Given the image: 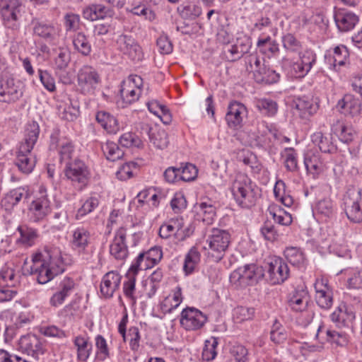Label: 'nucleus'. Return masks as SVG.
<instances>
[{"instance_id": "obj_28", "label": "nucleus", "mask_w": 362, "mask_h": 362, "mask_svg": "<svg viewBox=\"0 0 362 362\" xmlns=\"http://www.w3.org/2000/svg\"><path fill=\"white\" fill-rule=\"evenodd\" d=\"M17 231L20 234V238L17 240V243L26 247L34 245L39 236L38 232L35 228L29 227L27 225L19 226Z\"/></svg>"}, {"instance_id": "obj_56", "label": "nucleus", "mask_w": 362, "mask_h": 362, "mask_svg": "<svg viewBox=\"0 0 362 362\" xmlns=\"http://www.w3.org/2000/svg\"><path fill=\"white\" fill-rule=\"evenodd\" d=\"M119 142L121 146L127 148H139L143 145L141 139L132 132H127L123 134L120 136Z\"/></svg>"}, {"instance_id": "obj_58", "label": "nucleus", "mask_w": 362, "mask_h": 362, "mask_svg": "<svg viewBox=\"0 0 362 362\" xmlns=\"http://www.w3.org/2000/svg\"><path fill=\"white\" fill-rule=\"evenodd\" d=\"M180 180L185 182H190L196 179L198 174V170L196 166L192 163H185L180 168Z\"/></svg>"}, {"instance_id": "obj_17", "label": "nucleus", "mask_w": 362, "mask_h": 362, "mask_svg": "<svg viewBox=\"0 0 362 362\" xmlns=\"http://www.w3.org/2000/svg\"><path fill=\"white\" fill-rule=\"evenodd\" d=\"M330 319L337 327L343 328L349 327L355 319V314L351 308L341 303L330 315Z\"/></svg>"}, {"instance_id": "obj_21", "label": "nucleus", "mask_w": 362, "mask_h": 362, "mask_svg": "<svg viewBox=\"0 0 362 362\" xmlns=\"http://www.w3.org/2000/svg\"><path fill=\"white\" fill-rule=\"evenodd\" d=\"M331 130L341 142L345 144H350L356 136V132L353 127L340 119H337L333 123Z\"/></svg>"}, {"instance_id": "obj_41", "label": "nucleus", "mask_w": 362, "mask_h": 362, "mask_svg": "<svg viewBox=\"0 0 362 362\" xmlns=\"http://www.w3.org/2000/svg\"><path fill=\"white\" fill-rule=\"evenodd\" d=\"M102 150L107 159L111 161L121 159L124 156V151L112 141H107L102 146Z\"/></svg>"}, {"instance_id": "obj_18", "label": "nucleus", "mask_w": 362, "mask_h": 362, "mask_svg": "<svg viewBox=\"0 0 362 362\" xmlns=\"http://www.w3.org/2000/svg\"><path fill=\"white\" fill-rule=\"evenodd\" d=\"M126 235V229L123 227L119 228L116 231L114 240L110 245V254L117 259L123 260L128 255V249L125 243Z\"/></svg>"}, {"instance_id": "obj_45", "label": "nucleus", "mask_w": 362, "mask_h": 362, "mask_svg": "<svg viewBox=\"0 0 362 362\" xmlns=\"http://www.w3.org/2000/svg\"><path fill=\"white\" fill-rule=\"evenodd\" d=\"M71 61V52L68 49L59 48L54 58V69L65 71Z\"/></svg>"}, {"instance_id": "obj_22", "label": "nucleus", "mask_w": 362, "mask_h": 362, "mask_svg": "<svg viewBox=\"0 0 362 362\" xmlns=\"http://www.w3.org/2000/svg\"><path fill=\"white\" fill-rule=\"evenodd\" d=\"M95 119L108 134H116L119 130L117 119L110 112L100 110L96 112Z\"/></svg>"}, {"instance_id": "obj_5", "label": "nucleus", "mask_w": 362, "mask_h": 362, "mask_svg": "<svg viewBox=\"0 0 362 362\" xmlns=\"http://www.w3.org/2000/svg\"><path fill=\"white\" fill-rule=\"evenodd\" d=\"M64 171L66 177L76 187L82 189L87 185L90 174L83 160L76 158L72 162L66 163Z\"/></svg>"}, {"instance_id": "obj_4", "label": "nucleus", "mask_w": 362, "mask_h": 362, "mask_svg": "<svg viewBox=\"0 0 362 362\" xmlns=\"http://www.w3.org/2000/svg\"><path fill=\"white\" fill-rule=\"evenodd\" d=\"M90 245V234L86 228L77 227L71 231V247L84 262H89L93 257V250Z\"/></svg>"}, {"instance_id": "obj_19", "label": "nucleus", "mask_w": 362, "mask_h": 362, "mask_svg": "<svg viewBox=\"0 0 362 362\" xmlns=\"http://www.w3.org/2000/svg\"><path fill=\"white\" fill-rule=\"evenodd\" d=\"M122 276L117 272L111 271L106 273L100 283V293L106 298H111L119 288Z\"/></svg>"}, {"instance_id": "obj_50", "label": "nucleus", "mask_w": 362, "mask_h": 362, "mask_svg": "<svg viewBox=\"0 0 362 362\" xmlns=\"http://www.w3.org/2000/svg\"><path fill=\"white\" fill-rule=\"evenodd\" d=\"M282 43L284 48L287 52L300 53L302 49L301 43L292 34L288 33L284 35L282 37Z\"/></svg>"}, {"instance_id": "obj_1", "label": "nucleus", "mask_w": 362, "mask_h": 362, "mask_svg": "<svg viewBox=\"0 0 362 362\" xmlns=\"http://www.w3.org/2000/svg\"><path fill=\"white\" fill-rule=\"evenodd\" d=\"M32 261L33 264L28 272L36 275L37 281L40 284L50 281L65 270L62 251L53 245L45 246L42 252L33 255Z\"/></svg>"}, {"instance_id": "obj_52", "label": "nucleus", "mask_w": 362, "mask_h": 362, "mask_svg": "<svg viewBox=\"0 0 362 362\" xmlns=\"http://www.w3.org/2000/svg\"><path fill=\"white\" fill-rule=\"evenodd\" d=\"M74 152V147L72 143L69 140H64L62 142L59 150L60 163L72 162V156Z\"/></svg>"}, {"instance_id": "obj_55", "label": "nucleus", "mask_w": 362, "mask_h": 362, "mask_svg": "<svg viewBox=\"0 0 362 362\" xmlns=\"http://www.w3.org/2000/svg\"><path fill=\"white\" fill-rule=\"evenodd\" d=\"M285 187L284 181L277 180L274 187V196L276 200L281 202V204H293V198L290 195L286 194Z\"/></svg>"}, {"instance_id": "obj_40", "label": "nucleus", "mask_w": 362, "mask_h": 362, "mask_svg": "<svg viewBox=\"0 0 362 362\" xmlns=\"http://www.w3.org/2000/svg\"><path fill=\"white\" fill-rule=\"evenodd\" d=\"M288 334L284 327L276 319L270 330V339L274 344H281L287 339Z\"/></svg>"}, {"instance_id": "obj_38", "label": "nucleus", "mask_w": 362, "mask_h": 362, "mask_svg": "<svg viewBox=\"0 0 362 362\" xmlns=\"http://www.w3.org/2000/svg\"><path fill=\"white\" fill-rule=\"evenodd\" d=\"M200 261V253L195 247H192L185 257L183 270L186 274L193 272L195 267Z\"/></svg>"}, {"instance_id": "obj_13", "label": "nucleus", "mask_w": 362, "mask_h": 362, "mask_svg": "<svg viewBox=\"0 0 362 362\" xmlns=\"http://www.w3.org/2000/svg\"><path fill=\"white\" fill-rule=\"evenodd\" d=\"M76 284L73 279L63 278L57 285L52 296L49 298V304L57 308L62 305L74 291Z\"/></svg>"}, {"instance_id": "obj_44", "label": "nucleus", "mask_w": 362, "mask_h": 362, "mask_svg": "<svg viewBox=\"0 0 362 362\" xmlns=\"http://www.w3.org/2000/svg\"><path fill=\"white\" fill-rule=\"evenodd\" d=\"M296 108L300 112L302 117L312 115L317 110V107L307 98H298L296 101Z\"/></svg>"}, {"instance_id": "obj_34", "label": "nucleus", "mask_w": 362, "mask_h": 362, "mask_svg": "<svg viewBox=\"0 0 362 362\" xmlns=\"http://www.w3.org/2000/svg\"><path fill=\"white\" fill-rule=\"evenodd\" d=\"M255 106L258 111L266 116L272 117L278 110L277 103L269 98H260L255 101Z\"/></svg>"}, {"instance_id": "obj_25", "label": "nucleus", "mask_w": 362, "mask_h": 362, "mask_svg": "<svg viewBox=\"0 0 362 362\" xmlns=\"http://www.w3.org/2000/svg\"><path fill=\"white\" fill-rule=\"evenodd\" d=\"M304 164L308 173L312 174L314 177L323 172L325 168V162L318 153H306Z\"/></svg>"}, {"instance_id": "obj_24", "label": "nucleus", "mask_w": 362, "mask_h": 362, "mask_svg": "<svg viewBox=\"0 0 362 362\" xmlns=\"http://www.w3.org/2000/svg\"><path fill=\"white\" fill-rule=\"evenodd\" d=\"M311 140L322 153L333 154L337 151V146L332 136H326L321 132H317L311 136Z\"/></svg>"}, {"instance_id": "obj_51", "label": "nucleus", "mask_w": 362, "mask_h": 362, "mask_svg": "<svg viewBox=\"0 0 362 362\" xmlns=\"http://www.w3.org/2000/svg\"><path fill=\"white\" fill-rule=\"evenodd\" d=\"M64 25L67 33L81 31V18L79 15L73 13H66L64 17Z\"/></svg>"}, {"instance_id": "obj_49", "label": "nucleus", "mask_w": 362, "mask_h": 362, "mask_svg": "<svg viewBox=\"0 0 362 362\" xmlns=\"http://www.w3.org/2000/svg\"><path fill=\"white\" fill-rule=\"evenodd\" d=\"M218 344V339L211 337L205 341L204 347L202 351V358L204 361H210L215 358L217 355L216 347Z\"/></svg>"}, {"instance_id": "obj_2", "label": "nucleus", "mask_w": 362, "mask_h": 362, "mask_svg": "<svg viewBox=\"0 0 362 362\" xmlns=\"http://www.w3.org/2000/svg\"><path fill=\"white\" fill-rule=\"evenodd\" d=\"M231 240L228 230L213 228L206 240L208 247H205V249L207 250L208 257L215 262H220L228 250Z\"/></svg>"}, {"instance_id": "obj_54", "label": "nucleus", "mask_w": 362, "mask_h": 362, "mask_svg": "<svg viewBox=\"0 0 362 362\" xmlns=\"http://www.w3.org/2000/svg\"><path fill=\"white\" fill-rule=\"evenodd\" d=\"M140 339L141 336L137 327H129L128 332H125V338H123L124 341H129L130 349L134 351L139 349Z\"/></svg>"}, {"instance_id": "obj_62", "label": "nucleus", "mask_w": 362, "mask_h": 362, "mask_svg": "<svg viewBox=\"0 0 362 362\" xmlns=\"http://www.w3.org/2000/svg\"><path fill=\"white\" fill-rule=\"evenodd\" d=\"M163 273L161 269L158 268L155 270L149 276L148 281L150 284V291L148 293L149 297L153 296L157 289L158 288V284L163 279Z\"/></svg>"}, {"instance_id": "obj_39", "label": "nucleus", "mask_w": 362, "mask_h": 362, "mask_svg": "<svg viewBox=\"0 0 362 362\" xmlns=\"http://www.w3.org/2000/svg\"><path fill=\"white\" fill-rule=\"evenodd\" d=\"M95 362H103L110 357V351L106 339L100 334L95 337Z\"/></svg>"}, {"instance_id": "obj_46", "label": "nucleus", "mask_w": 362, "mask_h": 362, "mask_svg": "<svg viewBox=\"0 0 362 362\" xmlns=\"http://www.w3.org/2000/svg\"><path fill=\"white\" fill-rule=\"evenodd\" d=\"M29 193L23 188H17L10 191L5 197V204H16L21 201L28 202Z\"/></svg>"}, {"instance_id": "obj_37", "label": "nucleus", "mask_w": 362, "mask_h": 362, "mask_svg": "<svg viewBox=\"0 0 362 362\" xmlns=\"http://www.w3.org/2000/svg\"><path fill=\"white\" fill-rule=\"evenodd\" d=\"M284 256L291 264L298 267L304 266L305 257L300 248L296 247H286L284 252Z\"/></svg>"}, {"instance_id": "obj_36", "label": "nucleus", "mask_w": 362, "mask_h": 362, "mask_svg": "<svg viewBox=\"0 0 362 362\" xmlns=\"http://www.w3.org/2000/svg\"><path fill=\"white\" fill-rule=\"evenodd\" d=\"M275 206H277V205H269L268 209V211L274 222L281 227L282 226L290 225L292 223L291 215L280 207L276 209Z\"/></svg>"}, {"instance_id": "obj_11", "label": "nucleus", "mask_w": 362, "mask_h": 362, "mask_svg": "<svg viewBox=\"0 0 362 362\" xmlns=\"http://www.w3.org/2000/svg\"><path fill=\"white\" fill-rule=\"evenodd\" d=\"M250 184V179L247 176L243 174L236 176L232 185L231 191L239 204H243L244 202H256L254 199V193Z\"/></svg>"}, {"instance_id": "obj_59", "label": "nucleus", "mask_w": 362, "mask_h": 362, "mask_svg": "<svg viewBox=\"0 0 362 362\" xmlns=\"http://www.w3.org/2000/svg\"><path fill=\"white\" fill-rule=\"evenodd\" d=\"M255 315V309L245 306H238L233 310V317L238 322L251 320Z\"/></svg>"}, {"instance_id": "obj_33", "label": "nucleus", "mask_w": 362, "mask_h": 362, "mask_svg": "<svg viewBox=\"0 0 362 362\" xmlns=\"http://www.w3.org/2000/svg\"><path fill=\"white\" fill-rule=\"evenodd\" d=\"M260 233L264 238L270 242L278 241L283 235L281 226L273 224L270 221H266L260 228Z\"/></svg>"}, {"instance_id": "obj_15", "label": "nucleus", "mask_w": 362, "mask_h": 362, "mask_svg": "<svg viewBox=\"0 0 362 362\" xmlns=\"http://www.w3.org/2000/svg\"><path fill=\"white\" fill-rule=\"evenodd\" d=\"M117 43L120 50L132 61H140L142 59L141 48L132 36L121 35L118 37Z\"/></svg>"}, {"instance_id": "obj_60", "label": "nucleus", "mask_w": 362, "mask_h": 362, "mask_svg": "<svg viewBox=\"0 0 362 362\" xmlns=\"http://www.w3.org/2000/svg\"><path fill=\"white\" fill-rule=\"evenodd\" d=\"M48 212V207L43 205H30L28 209V216L34 222L42 219Z\"/></svg>"}, {"instance_id": "obj_27", "label": "nucleus", "mask_w": 362, "mask_h": 362, "mask_svg": "<svg viewBox=\"0 0 362 362\" xmlns=\"http://www.w3.org/2000/svg\"><path fill=\"white\" fill-rule=\"evenodd\" d=\"M72 42L74 49L81 55L89 56L92 52V45L89 40V36L83 31H78L74 34L72 38Z\"/></svg>"}, {"instance_id": "obj_35", "label": "nucleus", "mask_w": 362, "mask_h": 362, "mask_svg": "<svg viewBox=\"0 0 362 362\" xmlns=\"http://www.w3.org/2000/svg\"><path fill=\"white\" fill-rule=\"evenodd\" d=\"M257 47L259 52L268 57H273L279 51V44L275 40H272L269 36L264 39L259 38L257 40Z\"/></svg>"}, {"instance_id": "obj_61", "label": "nucleus", "mask_w": 362, "mask_h": 362, "mask_svg": "<svg viewBox=\"0 0 362 362\" xmlns=\"http://www.w3.org/2000/svg\"><path fill=\"white\" fill-rule=\"evenodd\" d=\"M193 211L197 213L198 218L204 221L211 220L214 215L213 205H194Z\"/></svg>"}, {"instance_id": "obj_23", "label": "nucleus", "mask_w": 362, "mask_h": 362, "mask_svg": "<svg viewBox=\"0 0 362 362\" xmlns=\"http://www.w3.org/2000/svg\"><path fill=\"white\" fill-rule=\"evenodd\" d=\"M361 102L354 95L347 94L337 103V107L344 110V113L351 117L358 116L361 112Z\"/></svg>"}, {"instance_id": "obj_30", "label": "nucleus", "mask_w": 362, "mask_h": 362, "mask_svg": "<svg viewBox=\"0 0 362 362\" xmlns=\"http://www.w3.org/2000/svg\"><path fill=\"white\" fill-rule=\"evenodd\" d=\"M182 301V289L176 287L173 294L166 297L160 303V309L164 314L171 313Z\"/></svg>"}, {"instance_id": "obj_31", "label": "nucleus", "mask_w": 362, "mask_h": 362, "mask_svg": "<svg viewBox=\"0 0 362 362\" xmlns=\"http://www.w3.org/2000/svg\"><path fill=\"white\" fill-rule=\"evenodd\" d=\"M288 305L295 312L305 311L308 307L309 296L308 293L302 290L295 291L288 299Z\"/></svg>"}, {"instance_id": "obj_57", "label": "nucleus", "mask_w": 362, "mask_h": 362, "mask_svg": "<svg viewBox=\"0 0 362 362\" xmlns=\"http://www.w3.org/2000/svg\"><path fill=\"white\" fill-rule=\"evenodd\" d=\"M327 340L332 343H335L339 346H344L348 341L347 335L344 332L336 331L330 328H327L325 331Z\"/></svg>"}, {"instance_id": "obj_26", "label": "nucleus", "mask_w": 362, "mask_h": 362, "mask_svg": "<svg viewBox=\"0 0 362 362\" xmlns=\"http://www.w3.org/2000/svg\"><path fill=\"white\" fill-rule=\"evenodd\" d=\"M334 18L337 28L342 32L354 29L359 21L358 16L351 12L339 13Z\"/></svg>"}, {"instance_id": "obj_32", "label": "nucleus", "mask_w": 362, "mask_h": 362, "mask_svg": "<svg viewBox=\"0 0 362 362\" xmlns=\"http://www.w3.org/2000/svg\"><path fill=\"white\" fill-rule=\"evenodd\" d=\"M74 344L77 349V358L78 361L86 362L92 351V344L88 339L77 336L74 340Z\"/></svg>"}, {"instance_id": "obj_14", "label": "nucleus", "mask_w": 362, "mask_h": 362, "mask_svg": "<svg viewBox=\"0 0 362 362\" xmlns=\"http://www.w3.org/2000/svg\"><path fill=\"white\" fill-rule=\"evenodd\" d=\"M247 113V108L243 103L235 100L230 103L225 117L228 127L233 129H240Z\"/></svg>"}, {"instance_id": "obj_63", "label": "nucleus", "mask_w": 362, "mask_h": 362, "mask_svg": "<svg viewBox=\"0 0 362 362\" xmlns=\"http://www.w3.org/2000/svg\"><path fill=\"white\" fill-rule=\"evenodd\" d=\"M40 80L48 91L54 92L56 90L55 81L51 74L47 71L38 70Z\"/></svg>"}, {"instance_id": "obj_12", "label": "nucleus", "mask_w": 362, "mask_h": 362, "mask_svg": "<svg viewBox=\"0 0 362 362\" xmlns=\"http://www.w3.org/2000/svg\"><path fill=\"white\" fill-rule=\"evenodd\" d=\"M18 345L19 349L23 353L31 356L37 360L46 351L45 341L33 334L22 336L19 340Z\"/></svg>"}, {"instance_id": "obj_48", "label": "nucleus", "mask_w": 362, "mask_h": 362, "mask_svg": "<svg viewBox=\"0 0 362 362\" xmlns=\"http://www.w3.org/2000/svg\"><path fill=\"white\" fill-rule=\"evenodd\" d=\"M153 145L159 149H163L168 145V134L163 129H156L148 138Z\"/></svg>"}, {"instance_id": "obj_6", "label": "nucleus", "mask_w": 362, "mask_h": 362, "mask_svg": "<svg viewBox=\"0 0 362 362\" xmlns=\"http://www.w3.org/2000/svg\"><path fill=\"white\" fill-rule=\"evenodd\" d=\"M267 279L272 284H278L285 281L289 276L287 264L281 257H273L268 259L264 266Z\"/></svg>"}, {"instance_id": "obj_8", "label": "nucleus", "mask_w": 362, "mask_h": 362, "mask_svg": "<svg viewBox=\"0 0 362 362\" xmlns=\"http://www.w3.org/2000/svg\"><path fill=\"white\" fill-rule=\"evenodd\" d=\"M23 8L22 0H0L1 14L4 23L13 30L19 27L18 20Z\"/></svg>"}, {"instance_id": "obj_16", "label": "nucleus", "mask_w": 362, "mask_h": 362, "mask_svg": "<svg viewBox=\"0 0 362 362\" xmlns=\"http://www.w3.org/2000/svg\"><path fill=\"white\" fill-rule=\"evenodd\" d=\"M32 25L34 35L47 42H54L59 36V30L52 23L33 19Z\"/></svg>"}, {"instance_id": "obj_53", "label": "nucleus", "mask_w": 362, "mask_h": 362, "mask_svg": "<svg viewBox=\"0 0 362 362\" xmlns=\"http://www.w3.org/2000/svg\"><path fill=\"white\" fill-rule=\"evenodd\" d=\"M146 255V263L144 268H151L158 264L163 257V252L159 247H153L146 252H144Z\"/></svg>"}, {"instance_id": "obj_10", "label": "nucleus", "mask_w": 362, "mask_h": 362, "mask_svg": "<svg viewBox=\"0 0 362 362\" xmlns=\"http://www.w3.org/2000/svg\"><path fill=\"white\" fill-rule=\"evenodd\" d=\"M100 77L97 71L90 66H83L78 73V85L82 93L93 94Z\"/></svg>"}, {"instance_id": "obj_9", "label": "nucleus", "mask_w": 362, "mask_h": 362, "mask_svg": "<svg viewBox=\"0 0 362 362\" xmlns=\"http://www.w3.org/2000/svg\"><path fill=\"white\" fill-rule=\"evenodd\" d=\"M206 321V315L193 307H187L183 309L180 319L181 327L187 331L200 329Z\"/></svg>"}, {"instance_id": "obj_43", "label": "nucleus", "mask_w": 362, "mask_h": 362, "mask_svg": "<svg viewBox=\"0 0 362 362\" xmlns=\"http://www.w3.org/2000/svg\"><path fill=\"white\" fill-rule=\"evenodd\" d=\"M141 95V90L134 88L132 86H126V83H122L120 89V95L123 102L126 105H130L136 101Z\"/></svg>"}, {"instance_id": "obj_42", "label": "nucleus", "mask_w": 362, "mask_h": 362, "mask_svg": "<svg viewBox=\"0 0 362 362\" xmlns=\"http://www.w3.org/2000/svg\"><path fill=\"white\" fill-rule=\"evenodd\" d=\"M177 9L184 19L194 20L202 14V8L194 3L182 5Z\"/></svg>"}, {"instance_id": "obj_3", "label": "nucleus", "mask_w": 362, "mask_h": 362, "mask_svg": "<svg viewBox=\"0 0 362 362\" xmlns=\"http://www.w3.org/2000/svg\"><path fill=\"white\" fill-rule=\"evenodd\" d=\"M265 276L262 267L256 264L238 267L230 275V282L236 288H245L257 283Z\"/></svg>"}, {"instance_id": "obj_20", "label": "nucleus", "mask_w": 362, "mask_h": 362, "mask_svg": "<svg viewBox=\"0 0 362 362\" xmlns=\"http://www.w3.org/2000/svg\"><path fill=\"white\" fill-rule=\"evenodd\" d=\"M40 134V127L36 122H33L26 125L23 141L18 148H21V152H30L36 144Z\"/></svg>"}, {"instance_id": "obj_7", "label": "nucleus", "mask_w": 362, "mask_h": 362, "mask_svg": "<svg viewBox=\"0 0 362 362\" xmlns=\"http://www.w3.org/2000/svg\"><path fill=\"white\" fill-rule=\"evenodd\" d=\"M23 96V86L16 81L11 74H5L0 79V102L13 103Z\"/></svg>"}, {"instance_id": "obj_47", "label": "nucleus", "mask_w": 362, "mask_h": 362, "mask_svg": "<svg viewBox=\"0 0 362 362\" xmlns=\"http://www.w3.org/2000/svg\"><path fill=\"white\" fill-rule=\"evenodd\" d=\"M346 286L348 289H362V269L351 270L347 273Z\"/></svg>"}, {"instance_id": "obj_29", "label": "nucleus", "mask_w": 362, "mask_h": 362, "mask_svg": "<svg viewBox=\"0 0 362 362\" xmlns=\"http://www.w3.org/2000/svg\"><path fill=\"white\" fill-rule=\"evenodd\" d=\"M16 165L22 173L29 174L35 165V158L33 156L31 151L21 152V148H18Z\"/></svg>"}, {"instance_id": "obj_64", "label": "nucleus", "mask_w": 362, "mask_h": 362, "mask_svg": "<svg viewBox=\"0 0 362 362\" xmlns=\"http://www.w3.org/2000/svg\"><path fill=\"white\" fill-rule=\"evenodd\" d=\"M349 57V51L344 45L337 46L334 49V66H343Z\"/></svg>"}]
</instances>
